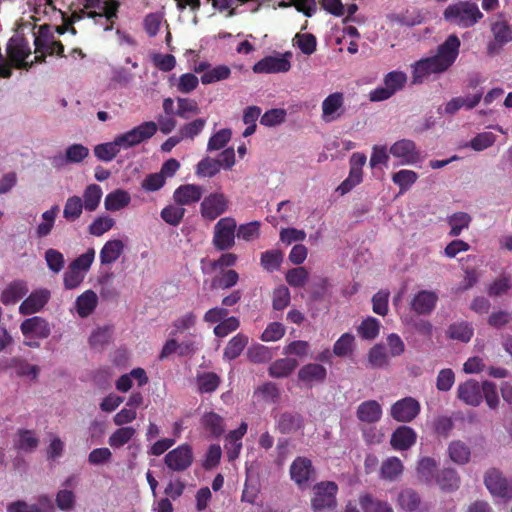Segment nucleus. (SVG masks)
Instances as JSON below:
<instances>
[{
  "label": "nucleus",
  "mask_w": 512,
  "mask_h": 512,
  "mask_svg": "<svg viewBox=\"0 0 512 512\" xmlns=\"http://www.w3.org/2000/svg\"><path fill=\"white\" fill-rule=\"evenodd\" d=\"M460 49V40L450 35L436 51L421 57L410 65L412 84H423L431 78L445 73L455 63Z\"/></svg>",
  "instance_id": "1"
},
{
  "label": "nucleus",
  "mask_w": 512,
  "mask_h": 512,
  "mask_svg": "<svg viewBox=\"0 0 512 512\" xmlns=\"http://www.w3.org/2000/svg\"><path fill=\"white\" fill-rule=\"evenodd\" d=\"M457 397L463 403L472 407H478L483 399L492 410H496L500 405L497 386L491 381L479 383L475 380H467L458 385Z\"/></svg>",
  "instance_id": "2"
},
{
  "label": "nucleus",
  "mask_w": 512,
  "mask_h": 512,
  "mask_svg": "<svg viewBox=\"0 0 512 512\" xmlns=\"http://www.w3.org/2000/svg\"><path fill=\"white\" fill-rule=\"evenodd\" d=\"M83 9L74 12L70 23H74L83 17L92 18L95 24L103 26L104 31L112 29V19L116 16L118 3L114 0H79Z\"/></svg>",
  "instance_id": "3"
},
{
  "label": "nucleus",
  "mask_w": 512,
  "mask_h": 512,
  "mask_svg": "<svg viewBox=\"0 0 512 512\" xmlns=\"http://www.w3.org/2000/svg\"><path fill=\"white\" fill-rule=\"evenodd\" d=\"M445 19L460 27H470L482 18V13L476 4L470 2H459L450 5L444 11Z\"/></svg>",
  "instance_id": "4"
},
{
  "label": "nucleus",
  "mask_w": 512,
  "mask_h": 512,
  "mask_svg": "<svg viewBox=\"0 0 512 512\" xmlns=\"http://www.w3.org/2000/svg\"><path fill=\"white\" fill-rule=\"evenodd\" d=\"M407 82V75L400 70L388 72L383 78V84L369 92L372 102H380L391 98L402 90Z\"/></svg>",
  "instance_id": "5"
},
{
  "label": "nucleus",
  "mask_w": 512,
  "mask_h": 512,
  "mask_svg": "<svg viewBox=\"0 0 512 512\" xmlns=\"http://www.w3.org/2000/svg\"><path fill=\"white\" fill-rule=\"evenodd\" d=\"M24 337V345L38 348L40 340L47 338L51 333L49 323L42 317L33 316L25 319L20 325Z\"/></svg>",
  "instance_id": "6"
},
{
  "label": "nucleus",
  "mask_w": 512,
  "mask_h": 512,
  "mask_svg": "<svg viewBox=\"0 0 512 512\" xmlns=\"http://www.w3.org/2000/svg\"><path fill=\"white\" fill-rule=\"evenodd\" d=\"M338 487L334 482H320L313 488L311 506L315 512H331L337 506Z\"/></svg>",
  "instance_id": "7"
},
{
  "label": "nucleus",
  "mask_w": 512,
  "mask_h": 512,
  "mask_svg": "<svg viewBox=\"0 0 512 512\" xmlns=\"http://www.w3.org/2000/svg\"><path fill=\"white\" fill-rule=\"evenodd\" d=\"M158 130V126L153 121H146L132 129L117 135V139L123 150L135 147L142 142L152 138Z\"/></svg>",
  "instance_id": "8"
},
{
  "label": "nucleus",
  "mask_w": 512,
  "mask_h": 512,
  "mask_svg": "<svg viewBox=\"0 0 512 512\" xmlns=\"http://www.w3.org/2000/svg\"><path fill=\"white\" fill-rule=\"evenodd\" d=\"M237 224L234 218H221L214 226L213 245L218 250H227L235 245Z\"/></svg>",
  "instance_id": "9"
},
{
  "label": "nucleus",
  "mask_w": 512,
  "mask_h": 512,
  "mask_svg": "<svg viewBox=\"0 0 512 512\" xmlns=\"http://www.w3.org/2000/svg\"><path fill=\"white\" fill-rule=\"evenodd\" d=\"M229 199L221 192L216 191L204 197L200 204V214L203 219L214 221L229 209Z\"/></svg>",
  "instance_id": "10"
},
{
  "label": "nucleus",
  "mask_w": 512,
  "mask_h": 512,
  "mask_svg": "<svg viewBox=\"0 0 512 512\" xmlns=\"http://www.w3.org/2000/svg\"><path fill=\"white\" fill-rule=\"evenodd\" d=\"M291 56V52L266 56L259 60L258 62H256L252 70L254 73L257 74H273L288 72L291 68Z\"/></svg>",
  "instance_id": "11"
},
{
  "label": "nucleus",
  "mask_w": 512,
  "mask_h": 512,
  "mask_svg": "<svg viewBox=\"0 0 512 512\" xmlns=\"http://www.w3.org/2000/svg\"><path fill=\"white\" fill-rule=\"evenodd\" d=\"M484 483L492 496L512 498V478H506L497 469H489L484 476Z\"/></svg>",
  "instance_id": "12"
},
{
  "label": "nucleus",
  "mask_w": 512,
  "mask_h": 512,
  "mask_svg": "<svg viewBox=\"0 0 512 512\" xmlns=\"http://www.w3.org/2000/svg\"><path fill=\"white\" fill-rule=\"evenodd\" d=\"M35 56L36 62L42 61L47 54H60L63 52V45L54 40L46 26H40L38 34L35 37Z\"/></svg>",
  "instance_id": "13"
},
{
  "label": "nucleus",
  "mask_w": 512,
  "mask_h": 512,
  "mask_svg": "<svg viewBox=\"0 0 512 512\" xmlns=\"http://www.w3.org/2000/svg\"><path fill=\"white\" fill-rule=\"evenodd\" d=\"M346 112L345 97L342 92L329 94L321 103V119L325 123L340 120Z\"/></svg>",
  "instance_id": "14"
},
{
  "label": "nucleus",
  "mask_w": 512,
  "mask_h": 512,
  "mask_svg": "<svg viewBox=\"0 0 512 512\" xmlns=\"http://www.w3.org/2000/svg\"><path fill=\"white\" fill-rule=\"evenodd\" d=\"M7 54L17 68H28L36 62L34 59L27 60L31 55V49L27 41L20 35H14L10 38L7 45Z\"/></svg>",
  "instance_id": "15"
},
{
  "label": "nucleus",
  "mask_w": 512,
  "mask_h": 512,
  "mask_svg": "<svg viewBox=\"0 0 512 512\" xmlns=\"http://www.w3.org/2000/svg\"><path fill=\"white\" fill-rule=\"evenodd\" d=\"M389 153L399 161L400 165H415L421 160L419 150L409 139H401L393 143Z\"/></svg>",
  "instance_id": "16"
},
{
  "label": "nucleus",
  "mask_w": 512,
  "mask_h": 512,
  "mask_svg": "<svg viewBox=\"0 0 512 512\" xmlns=\"http://www.w3.org/2000/svg\"><path fill=\"white\" fill-rule=\"evenodd\" d=\"M420 410L421 406L418 400L413 397H405L392 404L390 415L397 422L409 423L418 416Z\"/></svg>",
  "instance_id": "17"
},
{
  "label": "nucleus",
  "mask_w": 512,
  "mask_h": 512,
  "mask_svg": "<svg viewBox=\"0 0 512 512\" xmlns=\"http://www.w3.org/2000/svg\"><path fill=\"white\" fill-rule=\"evenodd\" d=\"M164 462L172 471L186 470L193 462V453L189 445L183 444L169 451Z\"/></svg>",
  "instance_id": "18"
},
{
  "label": "nucleus",
  "mask_w": 512,
  "mask_h": 512,
  "mask_svg": "<svg viewBox=\"0 0 512 512\" xmlns=\"http://www.w3.org/2000/svg\"><path fill=\"white\" fill-rule=\"evenodd\" d=\"M491 33L494 42L487 46L489 55H494L509 42H512V24L504 20H497L491 24Z\"/></svg>",
  "instance_id": "19"
},
{
  "label": "nucleus",
  "mask_w": 512,
  "mask_h": 512,
  "mask_svg": "<svg viewBox=\"0 0 512 512\" xmlns=\"http://www.w3.org/2000/svg\"><path fill=\"white\" fill-rule=\"evenodd\" d=\"M127 240L122 238H110L102 246L99 252V260L102 265H112L125 253Z\"/></svg>",
  "instance_id": "20"
},
{
  "label": "nucleus",
  "mask_w": 512,
  "mask_h": 512,
  "mask_svg": "<svg viewBox=\"0 0 512 512\" xmlns=\"http://www.w3.org/2000/svg\"><path fill=\"white\" fill-rule=\"evenodd\" d=\"M438 463L431 457L419 458L416 466V479L420 484L431 486L438 474Z\"/></svg>",
  "instance_id": "21"
},
{
  "label": "nucleus",
  "mask_w": 512,
  "mask_h": 512,
  "mask_svg": "<svg viewBox=\"0 0 512 512\" xmlns=\"http://www.w3.org/2000/svg\"><path fill=\"white\" fill-rule=\"evenodd\" d=\"M50 299V291L38 289L33 291L19 306V313L31 315L39 312Z\"/></svg>",
  "instance_id": "22"
},
{
  "label": "nucleus",
  "mask_w": 512,
  "mask_h": 512,
  "mask_svg": "<svg viewBox=\"0 0 512 512\" xmlns=\"http://www.w3.org/2000/svg\"><path fill=\"white\" fill-rule=\"evenodd\" d=\"M312 474V463L307 458L298 457L290 466L291 479L301 488L308 484Z\"/></svg>",
  "instance_id": "23"
},
{
  "label": "nucleus",
  "mask_w": 512,
  "mask_h": 512,
  "mask_svg": "<svg viewBox=\"0 0 512 512\" xmlns=\"http://www.w3.org/2000/svg\"><path fill=\"white\" fill-rule=\"evenodd\" d=\"M417 440V434L409 426L398 427L391 435L390 445L396 451H405L411 448Z\"/></svg>",
  "instance_id": "24"
},
{
  "label": "nucleus",
  "mask_w": 512,
  "mask_h": 512,
  "mask_svg": "<svg viewBox=\"0 0 512 512\" xmlns=\"http://www.w3.org/2000/svg\"><path fill=\"white\" fill-rule=\"evenodd\" d=\"M326 376V368L317 363L306 364L298 371L299 381L309 387L323 382L326 379Z\"/></svg>",
  "instance_id": "25"
},
{
  "label": "nucleus",
  "mask_w": 512,
  "mask_h": 512,
  "mask_svg": "<svg viewBox=\"0 0 512 512\" xmlns=\"http://www.w3.org/2000/svg\"><path fill=\"white\" fill-rule=\"evenodd\" d=\"M203 195V188L196 184H184L173 193L174 201L179 205H191L197 203Z\"/></svg>",
  "instance_id": "26"
},
{
  "label": "nucleus",
  "mask_w": 512,
  "mask_h": 512,
  "mask_svg": "<svg viewBox=\"0 0 512 512\" xmlns=\"http://www.w3.org/2000/svg\"><path fill=\"white\" fill-rule=\"evenodd\" d=\"M437 295L432 291H420L411 301V309L419 315L429 314L435 308Z\"/></svg>",
  "instance_id": "27"
},
{
  "label": "nucleus",
  "mask_w": 512,
  "mask_h": 512,
  "mask_svg": "<svg viewBox=\"0 0 512 512\" xmlns=\"http://www.w3.org/2000/svg\"><path fill=\"white\" fill-rule=\"evenodd\" d=\"M382 406L376 400H367L362 402L356 411L357 418L361 422L376 423L382 417Z\"/></svg>",
  "instance_id": "28"
},
{
  "label": "nucleus",
  "mask_w": 512,
  "mask_h": 512,
  "mask_svg": "<svg viewBox=\"0 0 512 512\" xmlns=\"http://www.w3.org/2000/svg\"><path fill=\"white\" fill-rule=\"evenodd\" d=\"M98 295L95 291L88 289L80 294L75 300L76 313L85 318L92 314L98 305Z\"/></svg>",
  "instance_id": "29"
},
{
  "label": "nucleus",
  "mask_w": 512,
  "mask_h": 512,
  "mask_svg": "<svg viewBox=\"0 0 512 512\" xmlns=\"http://www.w3.org/2000/svg\"><path fill=\"white\" fill-rule=\"evenodd\" d=\"M131 203V195L123 189H115L108 193L104 199V208L109 212L125 209Z\"/></svg>",
  "instance_id": "30"
},
{
  "label": "nucleus",
  "mask_w": 512,
  "mask_h": 512,
  "mask_svg": "<svg viewBox=\"0 0 512 512\" xmlns=\"http://www.w3.org/2000/svg\"><path fill=\"white\" fill-rule=\"evenodd\" d=\"M434 484L443 492H453L460 486V476L456 470L445 468L439 471Z\"/></svg>",
  "instance_id": "31"
},
{
  "label": "nucleus",
  "mask_w": 512,
  "mask_h": 512,
  "mask_svg": "<svg viewBox=\"0 0 512 512\" xmlns=\"http://www.w3.org/2000/svg\"><path fill=\"white\" fill-rule=\"evenodd\" d=\"M28 292L27 284L24 281H13L1 292L0 300L4 305L14 304Z\"/></svg>",
  "instance_id": "32"
},
{
  "label": "nucleus",
  "mask_w": 512,
  "mask_h": 512,
  "mask_svg": "<svg viewBox=\"0 0 512 512\" xmlns=\"http://www.w3.org/2000/svg\"><path fill=\"white\" fill-rule=\"evenodd\" d=\"M298 365L299 363L295 358L278 359L269 366V374L274 378H285L291 375Z\"/></svg>",
  "instance_id": "33"
},
{
  "label": "nucleus",
  "mask_w": 512,
  "mask_h": 512,
  "mask_svg": "<svg viewBox=\"0 0 512 512\" xmlns=\"http://www.w3.org/2000/svg\"><path fill=\"white\" fill-rule=\"evenodd\" d=\"M404 471L402 461L395 456L388 457L382 462L380 477L384 480L394 481L398 479Z\"/></svg>",
  "instance_id": "34"
},
{
  "label": "nucleus",
  "mask_w": 512,
  "mask_h": 512,
  "mask_svg": "<svg viewBox=\"0 0 512 512\" xmlns=\"http://www.w3.org/2000/svg\"><path fill=\"white\" fill-rule=\"evenodd\" d=\"M108 438V444L113 449H120L128 444L135 436L136 429L132 426H118Z\"/></svg>",
  "instance_id": "35"
},
{
  "label": "nucleus",
  "mask_w": 512,
  "mask_h": 512,
  "mask_svg": "<svg viewBox=\"0 0 512 512\" xmlns=\"http://www.w3.org/2000/svg\"><path fill=\"white\" fill-rule=\"evenodd\" d=\"M58 213L59 207L55 205L41 214L40 221L36 227L38 237H45L51 233Z\"/></svg>",
  "instance_id": "36"
},
{
  "label": "nucleus",
  "mask_w": 512,
  "mask_h": 512,
  "mask_svg": "<svg viewBox=\"0 0 512 512\" xmlns=\"http://www.w3.org/2000/svg\"><path fill=\"white\" fill-rule=\"evenodd\" d=\"M359 504L363 512H394L388 502L374 498L369 494L361 495Z\"/></svg>",
  "instance_id": "37"
},
{
  "label": "nucleus",
  "mask_w": 512,
  "mask_h": 512,
  "mask_svg": "<svg viewBox=\"0 0 512 512\" xmlns=\"http://www.w3.org/2000/svg\"><path fill=\"white\" fill-rule=\"evenodd\" d=\"M418 174L409 169H401L392 175V182L398 186L399 193L408 191L418 180Z\"/></svg>",
  "instance_id": "38"
},
{
  "label": "nucleus",
  "mask_w": 512,
  "mask_h": 512,
  "mask_svg": "<svg viewBox=\"0 0 512 512\" xmlns=\"http://www.w3.org/2000/svg\"><path fill=\"white\" fill-rule=\"evenodd\" d=\"M237 255L234 253H225L218 260H202L201 269L205 274H211L219 268L230 267L237 262Z\"/></svg>",
  "instance_id": "39"
},
{
  "label": "nucleus",
  "mask_w": 512,
  "mask_h": 512,
  "mask_svg": "<svg viewBox=\"0 0 512 512\" xmlns=\"http://www.w3.org/2000/svg\"><path fill=\"white\" fill-rule=\"evenodd\" d=\"M261 235V222L251 221L237 226L236 236L239 240L244 242H253L260 238Z\"/></svg>",
  "instance_id": "40"
},
{
  "label": "nucleus",
  "mask_w": 512,
  "mask_h": 512,
  "mask_svg": "<svg viewBox=\"0 0 512 512\" xmlns=\"http://www.w3.org/2000/svg\"><path fill=\"white\" fill-rule=\"evenodd\" d=\"M121 150H123L121 144L119 143L117 137H115L111 142H106L95 146L94 154L99 160L109 162L113 160Z\"/></svg>",
  "instance_id": "41"
},
{
  "label": "nucleus",
  "mask_w": 512,
  "mask_h": 512,
  "mask_svg": "<svg viewBox=\"0 0 512 512\" xmlns=\"http://www.w3.org/2000/svg\"><path fill=\"white\" fill-rule=\"evenodd\" d=\"M448 455L455 464L464 465L469 462L471 451L465 443L453 441L448 446Z\"/></svg>",
  "instance_id": "42"
},
{
  "label": "nucleus",
  "mask_w": 512,
  "mask_h": 512,
  "mask_svg": "<svg viewBox=\"0 0 512 512\" xmlns=\"http://www.w3.org/2000/svg\"><path fill=\"white\" fill-rule=\"evenodd\" d=\"M201 425L214 437H219L225 429L223 418L214 412L205 413L201 418Z\"/></svg>",
  "instance_id": "43"
},
{
  "label": "nucleus",
  "mask_w": 512,
  "mask_h": 512,
  "mask_svg": "<svg viewBox=\"0 0 512 512\" xmlns=\"http://www.w3.org/2000/svg\"><path fill=\"white\" fill-rule=\"evenodd\" d=\"M175 336H171L163 345L162 350L159 354V359L164 360L169 358L171 355L178 353L180 355H186L193 351L191 345L186 343H179L174 338Z\"/></svg>",
  "instance_id": "44"
},
{
  "label": "nucleus",
  "mask_w": 512,
  "mask_h": 512,
  "mask_svg": "<svg viewBox=\"0 0 512 512\" xmlns=\"http://www.w3.org/2000/svg\"><path fill=\"white\" fill-rule=\"evenodd\" d=\"M231 76V69L224 64L214 66L207 71H205L204 74L201 75V82L204 85H209L212 83H216L219 81H223L228 79Z\"/></svg>",
  "instance_id": "45"
},
{
  "label": "nucleus",
  "mask_w": 512,
  "mask_h": 512,
  "mask_svg": "<svg viewBox=\"0 0 512 512\" xmlns=\"http://www.w3.org/2000/svg\"><path fill=\"white\" fill-rule=\"evenodd\" d=\"M448 225L450 227L449 235L452 237L459 236L463 230L468 229L471 217L464 212H456L448 217Z\"/></svg>",
  "instance_id": "46"
},
{
  "label": "nucleus",
  "mask_w": 512,
  "mask_h": 512,
  "mask_svg": "<svg viewBox=\"0 0 512 512\" xmlns=\"http://www.w3.org/2000/svg\"><path fill=\"white\" fill-rule=\"evenodd\" d=\"M103 191L97 184H90L83 192V205L87 211H95L100 204Z\"/></svg>",
  "instance_id": "47"
},
{
  "label": "nucleus",
  "mask_w": 512,
  "mask_h": 512,
  "mask_svg": "<svg viewBox=\"0 0 512 512\" xmlns=\"http://www.w3.org/2000/svg\"><path fill=\"white\" fill-rule=\"evenodd\" d=\"M381 323L374 317H367L357 327V332L365 340L375 339L380 332Z\"/></svg>",
  "instance_id": "48"
},
{
  "label": "nucleus",
  "mask_w": 512,
  "mask_h": 512,
  "mask_svg": "<svg viewBox=\"0 0 512 512\" xmlns=\"http://www.w3.org/2000/svg\"><path fill=\"white\" fill-rule=\"evenodd\" d=\"M293 45L303 54L309 56L316 51L317 40L313 34L297 33L293 38Z\"/></svg>",
  "instance_id": "49"
},
{
  "label": "nucleus",
  "mask_w": 512,
  "mask_h": 512,
  "mask_svg": "<svg viewBox=\"0 0 512 512\" xmlns=\"http://www.w3.org/2000/svg\"><path fill=\"white\" fill-rule=\"evenodd\" d=\"M176 81L177 91L188 94L194 91L199 85V79L193 73H184L176 78L174 75L170 77V82Z\"/></svg>",
  "instance_id": "50"
},
{
  "label": "nucleus",
  "mask_w": 512,
  "mask_h": 512,
  "mask_svg": "<svg viewBox=\"0 0 512 512\" xmlns=\"http://www.w3.org/2000/svg\"><path fill=\"white\" fill-rule=\"evenodd\" d=\"M248 344V337L243 334H237L228 342L224 350V357L228 360L237 358L246 345Z\"/></svg>",
  "instance_id": "51"
},
{
  "label": "nucleus",
  "mask_w": 512,
  "mask_h": 512,
  "mask_svg": "<svg viewBox=\"0 0 512 512\" xmlns=\"http://www.w3.org/2000/svg\"><path fill=\"white\" fill-rule=\"evenodd\" d=\"M83 208L82 199L78 196H71L65 202L63 217L67 221L73 222L81 216Z\"/></svg>",
  "instance_id": "52"
},
{
  "label": "nucleus",
  "mask_w": 512,
  "mask_h": 512,
  "mask_svg": "<svg viewBox=\"0 0 512 512\" xmlns=\"http://www.w3.org/2000/svg\"><path fill=\"white\" fill-rule=\"evenodd\" d=\"M14 443L19 450L30 452L38 446L39 441L33 431L23 430L18 432Z\"/></svg>",
  "instance_id": "53"
},
{
  "label": "nucleus",
  "mask_w": 512,
  "mask_h": 512,
  "mask_svg": "<svg viewBox=\"0 0 512 512\" xmlns=\"http://www.w3.org/2000/svg\"><path fill=\"white\" fill-rule=\"evenodd\" d=\"M282 261L283 253L277 249L263 252L260 258L262 267L268 272L278 270L281 266Z\"/></svg>",
  "instance_id": "54"
},
{
  "label": "nucleus",
  "mask_w": 512,
  "mask_h": 512,
  "mask_svg": "<svg viewBox=\"0 0 512 512\" xmlns=\"http://www.w3.org/2000/svg\"><path fill=\"white\" fill-rule=\"evenodd\" d=\"M355 343V336L351 333H344L334 343L333 353L338 357H346L352 354Z\"/></svg>",
  "instance_id": "55"
},
{
  "label": "nucleus",
  "mask_w": 512,
  "mask_h": 512,
  "mask_svg": "<svg viewBox=\"0 0 512 512\" xmlns=\"http://www.w3.org/2000/svg\"><path fill=\"white\" fill-rule=\"evenodd\" d=\"M195 172L201 178H211L220 172V163L216 159L205 157L199 161Z\"/></svg>",
  "instance_id": "56"
},
{
  "label": "nucleus",
  "mask_w": 512,
  "mask_h": 512,
  "mask_svg": "<svg viewBox=\"0 0 512 512\" xmlns=\"http://www.w3.org/2000/svg\"><path fill=\"white\" fill-rule=\"evenodd\" d=\"M220 383L218 375L213 372H203L197 375V387L201 393L215 391Z\"/></svg>",
  "instance_id": "57"
},
{
  "label": "nucleus",
  "mask_w": 512,
  "mask_h": 512,
  "mask_svg": "<svg viewBox=\"0 0 512 512\" xmlns=\"http://www.w3.org/2000/svg\"><path fill=\"white\" fill-rule=\"evenodd\" d=\"M115 225V220L109 216H99L95 218L88 227L91 235L100 237L110 231Z\"/></svg>",
  "instance_id": "58"
},
{
  "label": "nucleus",
  "mask_w": 512,
  "mask_h": 512,
  "mask_svg": "<svg viewBox=\"0 0 512 512\" xmlns=\"http://www.w3.org/2000/svg\"><path fill=\"white\" fill-rule=\"evenodd\" d=\"M196 323V315L188 312L178 317L172 324L170 336H177L194 327Z\"/></svg>",
  "instance_id": "59"
},
{
  "label": "nucleus",
  "mask_w": 512,
  "mask_h": 512,
  "mask_svg": "<svg viewBox=\"0 0 512 512\" xmlns=\"http://www.w3.org/2000/svg\"><path fill=\"white\" fill-rule=\"evenodd\" d=\"M283 354L286 356H295L300 359L305 358L310 354V344L304 340L291 341L284 346Z\"/></svg>",
  "instance_id": "60"
},
{
  "label": "nucleus",
  "mask_w": 512,
  "mask_h": 512,
  "mask_svg": "<svg viewBox=\"0 0 512 512\" xmlns=\"http://www.w3.org/2000/svg\"><path fill=\"white\" fill-rule=\"evenodd\" d=\"M309 279V273L304 267L292 268L285 275L286 282L295 288L304 287Z\"/></svg>",
  "instance_id": "61"
},
{
  "label": "nucleus",
  "mask_w": 512,
  "mask_h": 512,
  "mask_svg": "<svg viewBox=\"0 0 512 512\" xmlns=\"http://www.w3.org/2000/svg\"><path fill=\"white\" fill-rule=\"evenodd\" d=\"M447 333L451 339L468 342L473 335V329L467 323H455L448 328Z\"/></svg>",
  "instance_id": "62"
},
{
  "label": "nucleus",
  "mask_w": 512,
  "mask_h": 512,
  "mask_svg": "<svg viewBox=\"0 0 512 512\" xmlns=\"http://www.w3.org/2000/svg\"><path fill=\"white\" fill-rule=\"evenodd\" d=\"M200 112L197 102L189 98H177L176 114L182 119H188Z\"/></svg>",
  "instance_id": "63"
},
{
  "label": "nucleus",
  "mask_w": 512,
  "mask_h": 512,
  "mask_svg": "<svg viewBox=\"0 0 512 512\" xmlns=\"http://www.w3.org/2000/svg\"><path fill=\"white\" fill-rule=\"evenodd\" d=\"M185 209L182 205H168L161 211V218L168 224L176 226L183 219Z\"/></svg>",
  "instance_id": "64"
}]
</instances>
